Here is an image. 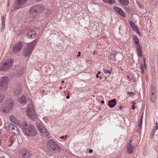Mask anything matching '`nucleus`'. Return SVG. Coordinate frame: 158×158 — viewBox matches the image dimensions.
<instances>
[{
    "label": "nucleus",
    "instance_id": "nucleus-1",
    "mask_svg": "<svg viewBox=\"0 0 158 158\" xmlns=\"http://www.w3.org/2000/svg\"><path fill=\"white\" fill-rule=\"evenodd\" d=\"M23 131L27 135L30 136H34L36 134L37 131L34 126L30 123L23 122L22 124Z\"/></svg>",
    "mask_w": 158,
    "mask_h": 158
},
{
    "label": "nucleus",
    "instance_id": "nucleus-2",
    "mask_svg": "<svg viewBox=\"0 0 158 158\" xmlns=\"http://www.w3.org/2000/svg\"><path fill=\"white\" fill-rule=\"evenodd\" d=\"M44 6L36 4L33 6L31 8L29 13L32 15L33 17L31 16L29 18L30 20L32 21L37 17V15H33L36 14L38 11H42L44 10Z\"/></svg>",
    "mask_w": 158,
    "mask_h": 158
},
{
    "label": "nucleus",
    "instance_id": "nucleus-3",
    "mask_svg": "<svg viewBox=\"0 0 158 158\" xmlns=\"http://www.w3.org/2000/svg\"><path fill=\"white\" fill-rule=\"evenodd\" d=\"M37 42V40H35L32 42L27 44V47L24 49L23 52V55L25 57H29Z\"/></svg>",
    "mask_w": 158,
    "mask_h": 158
},
{
    "label": "nucleus",
    "instance_id": "nucleus-4",
    "mask_svg": "<svg viewBox=\"0 0 158 158\" xmlns=\"http://www.w3.org/2000/svg\"><path fill=\"white\" fill-rule=\"evenodd\" d=\"M26 113L28 117L31 119L34 120L36 117L32 103L28 104L26 110Z\"/></svg>",
    "mask_w": 158,
    "mask_h": 158
},
{
    "label": "nucleus",
    "instance_id": "nucleus-5",
    "mask_svg": "<svg viewBox=\"0 0 158 158\" xmlns=\"http://www.w3.org/2000/svg\"><path fill=\"white\" fill-rule=\"evenodd\" d=\"M13 60L12 59H9L5 62L0 64V70L5 71L8 70L12 66Z\"/></svg>",
    "mask_w": 158,
    "mask_h": 158
},
{
    "label": "nucleus",
    "instance_id": "nucleus-6",
    "mask_svg": "<svg viewBox=\"0 0 158 158\" xmlns=\"http://www.w3.org/2000/svg\"><path fill=\"white\" fill-rule=\"evenodd\" d=\"M8 81V77L6 76H3L0 79V90L5 91L7 89Z\"/></svg>",
    "mask_w": 158,
    "mask_h": 158
},
{
    "label": "nucleus",
    "instance_id": "nucleus-7",
    "mask_svg": "<svg viewBox=\"0 0 158 158\" xmlns=\"http://www.w3.org/2000/svg\"><path fill=\"white\" fill-rule=\"evenodd\" d=\"M13 105V102L11 101H10L7 102L6 105H2L0 108V110L2 112L8 113L9 110L12 109Z\"/></svg>",
    "mask_w": 158,
    "mask_h": 158
},
{
    "label": "nucleus",
    "instance_id": "nucleus-8",
    "mask_svg": "<svg viewBox=\"0 0 158 158\" xmlns=\"http://www.w3.org/2000/svg\"><path fill=\"white\" fill-rule=\"evenodd\" d=\"M48 144L55 152L58 153L61 151L60 148L59 146L52 139L48 141Z\"/></svg>",
    "mask_w": 158,
    "mask_h": 158
},
{
    "label": "nucleus",
    "instance_id": "nucleus-9",
    "mask_svg": "<svg viewBox=\"0 0 158 158\" xmlns=\"http://www.w3.org/2000/svg\"><path fill=\"white\" fill-rule=\"evenodd\" d=\"M23 73V69L19 68L17 69L14 70V72L10 73V75L13 77H18L21 76Z\"/></svg>",
    "mask_w": 158,
    "mask_h": 158
},
{
    "label": "nucleus",
    "instance_id": "nucleus-10",
    "mask_svg": "<svg viewBox=\"0 0 158 158\" xmlns=\"http://www.w3.org/2000/svg\"><path fill=\"white\" fill-rule=\"evenodd\" d=\"M22 48V43L21 42H19L16 43L13 48V52L17 53L20 51Z\"/></svg>",
    "mask_w": 158,
    "mask_h": 158
},
{
    "label": "nucleus",
    "instance_id": "nucleus-11",
    "mask_svg": "<svg viewBox=\"0 0 158 158\" xmlns=\"http://www.w3.org/2000/svg\"><path fill=\"white\" fill-rule=\"evenodd\" d=\"M27 0H15V4L14 8L15 10L19 8L21 6H23L27 1Z\"/></svg>",
    "mask_w": 158,
    "mask_h": 158
},
{
    "label": "nucleus",
    "instance_id": "nucleus-12",
    "mask_svg": "<svg viewBox=\"0 0 158 158\" xmlns=\"http://www.w3.org/2000/svg\"><path fill=\"white\" fill-rule=\"evenodd\" d=\"M9 125L8 126V129L11 130V132L14 133L15 135L17 136L19 135V130L17 127L13 124H10V126H9Z\"/></svg>",
    "mask_w": 158,
    "mask_h": 158
},
{
    "label": "nucleus",
    "instance_id": "nucleus-13",
    "mask_svg": "<svg viewBox=\"0 0 158 158\" xmlns=\"http://www.w3.org/2000/svg\"><path fill=\"white\" fill-rule=\"evenodd\" d=\"M37 127L38 130L42 133H45L47 135H49L46 131L45 128L44 127V125L42 123H38L37 124Z\"/></svg>",
    "mask_w": 158,
    "mask_h": 158
},
{
    "label": "nucleus",
    "instance_id": "nucleus-14",
    "mask_svg": "<svg viewBox=\"0 0 158 158\" xmlns=\"http://www.w3.org/2000/svg\"><path fill=\"white\" fill-rule=\"evenodd\" d=\"M19 154L22 156V158H29L30 157L29 153L26 150L20 151Z\"/></svg>",
    "mask_w": 158,
    "mask_h": 158
},
{
    "label": "nucleus",
    "instance_id": "nucleus-15",
    "mask_svg": "<svg viewBox=\"0 0 158 158\" xmlns=\"http://www.w3.org/2000/svg\"><path fill=\"white\" fill-rule=\"evenodd\" d=\"M22 87L19 84L17 85L15 89L14 94L17 96L20 94L22 92Z\"/></svg>",
    "mask_w": 158,
    "mask_h": 158
},
{
    "label": "nucleus",
    "instance_id": "nucleus-16",
    "mask_svg": "<svg viewBox=\"0 0 158 158\" xmlns=\"http://www.w3.org/2000/svg\"><path fill=\"white\" fill-rule=\"evenodd\" d=\"M114 9L115 11L122 16L124 17H126L125 15L124 12L120 8L117 6H115L114 7Z\"/></svg>",
    "mask_w": 158,
    "mask_h": 158
},
{
    "label": "nucleus",
    "instance_id": "nucleus-17",
    "mask_svg": "<svg viewBox=\"0 0 158 158\" xmlns=\"http://www.w3.org/2000/svg\"><path fill=\"white\" fill-rule=\"evenodd\" d=\"M116 100L114 99L108 102V106L110 108H112L116 105Z\"/></svg>",
    "mask_w": 158,
    "mask_h": 158
},
{
    "label": "nucleus",
    "instance_id": "nucleus-18",
    "mask_svg": "<svg viewBox=\"0 0 158 158\" xmlns=\"http://www.w3.org/2000/svg\"><path fill=\"white\" fill-rule=\"evenodd\" d=\"M131 140L130 141V143H128L127 145V151L129 153H132L134 152L133 147L131 144Z\"/></svg>",
    "mask_w": 158,
    "mask_h": 158
},
{
    "label": "nucleus",
    "instance_id": "nucleus-19",
    "mask_svg": "<svg viewBox=\"0 0 158 158\" xmlns=\"http://www.w3.org/2000/svg\"><path fill=\"white\" fill-rule=\"evenodd\" d=\"M19 102L22 105H24L26 103V97L24 96H22L19 98Z\"/></svg>",
    "mask_w": 158,
    "mask_h": 158
},
{
    "label": "nucleus",
    "instance_id": "nucleus-20",
    "mask_svg": "<svg viewBox=\"0 0 158 158\" xmlns=\"http://www.w3.org/2000/svg\"><path fill=\"white\" fill-rule=\"evenodd\" d=\"M133 39L136 47L140 46L138 38L135 35H133Z\"/></svg>",
    "mask_w": 158,
    "mask_h": 158
},
{
    "label": "nucleus",
    "instance_id": "nucleus-21",
    "mask_svg": "<svg viewBox=\"0 0 158 158\" xmlns=\"http://www.w3.org/2000/svg\"><path fill=\"white\" fill-rule=\"evenodd\" d=\"M146 64L145 59H143V64H142L141 66V69L143 73H145V70H146Z\"/></svg>",
    "mask_w": 158,
    "mask_h": 158
},
{
    "label": "nucleus",
    "instance_id": "nucleus-22",
    "mask_svg": "<svg viewBox=\"0 0 158 158\" xmlns=\"http://www.w3.org/2000/svg\"><path fill=\"white\" fill-rule=\"evenodd\" d=\"M156 94V90L155 86L152 85L151 87V95Z\"/></svg>",
    "mask_w": 158,
    "mask_h": 158
},
{
    "label": "nucleus",
    "instance_id": "nucleus-23",
    "mask_svg": "<svg viewBox=\"0 0 158 158\" xmlns=\"http://www.w3.org/2000/svg\"><path fill=\"white\" fill-rule=\"evenodd\" d=\"M117 53L118 52L116 51H114L113 52L110 54V58L112 60H114L115 59V56Z\"/></svg>",
    "mask_w": 158,
    "mask_h": 158
},
{
    "label": "nucleus",
    "instance_id": "nucleus-24",
    "mask_svg": "<svg viewBox=\"0 0 158 158\" xmlns=\"http://www.w3.org/2000/svg\"><path fill=\"white\" fill-rule=\"evenodd\" d=\"M156 100V95H151L150 100L152 103H154Z\"/></svg>",
    "mask_w": 158,
    "mask_h": 158
},
{
    "label": "nucleus",
    "instance_id": "nucleus-25",
    "mask_svg": "<svg viewBox=\"0 0 158 158\" xmlns=\"http://www.w3.org/2000/svg\"><path fill=\"white\" fill-rule=\"evenodd\" d=\"M120 3L123 5H127L129 3L128 0H118Z\"/></svg>",
    "mask_w": 158,
    "mask_h": 158
},
{
    "label": "nucleus",
    "instance_id": "nucleus-26",
    "mask_svg": "<svg viewBox=\"0 0 158 158\" xmlns=\"http://www.w3.org/2000/svg\"><path fill=\"white\" fill-rule=\"evenodd\" d=\"M136 50L138 53V55L139 57H141L142 55V53L141 49L140 46L136 47Z\"/></svg>",
    "mask_w": 158,
    "mask_h": 158
},
{
    "label": "nucleus",
    "instance_id": "nucleus-27",
    "mask_svg": "<svg viewBox=\"0 0 158 158\" xmlns=\"http://www.w3.org/2000/svg\"><path fill=\"white\" fill-rule=\"evenodd\" d=\"M10 119L12 122L15 123V124L17 123H18L17 119L13 115L10 116Z\"/></svg>",
    "mask_w": 158,
    "mask_h": 158
},
{
    "label": "nucleus",
    "instance_id": "nucleus-28",
    "mask_svg": "<svg viewBox=\"0 0 158 158\" xmlns=\"http://www.w3.org/2000/svg\"><path fill=\"white\" fill-rule=\"evenodd\" d=\"M35 32L34 31V30H31V31H30L29 32L27 35L29 36H30L31 37H32L33 36H34L35 35Z\"/></svg>",
    "mask_w": 158,
    "mask_h": 158
},
{
    "label": "nucleus",
    "instance_id": "nucleus-29",
    "mask_svg": "<svg viewBox=\"0 0 158 158\" xmlns=\"http://www.w3.org/2000/svg\"><path fill=\"white\" fill-rule=\"evenodd\" d=\"M131 27L134 31H135L136 33H138L139 35H140L139 31L138 28L136 26L135 24L131 26Z\"/></svg>",
    "mask_w": 158,
    "mask_h": 158
},
{
    "label": "nucleus",
    "instance_id": "nucleus-30",
    "mask_svg": "<svg viewBox=\"0 0 158 158\" xmlns=\"http://www.w3.org/2000/svg\"><path fill=\"white\" fill-rule=\"evenodd\" d=\"M143 115V114H142V115L141 117V118L139 120V122L138 126H139V128H140V129H141V128L142 125Z\"/></svg>",
    "mask_w": 158,
    "mask_h": 158
},
{
    "label": "nucleus",
    "instance_id": "nucleus-31",
    "mask_svg": "<svg viewBox=\"0 0 158 158\" xmlns=\"http://www.w3.org/2000/svg\"><path fill=\"white\" fill-rule=\"evenodd\" d=\"M107 3L110 4H114L116 3L115 0H107Z\"/></svg>",
    "mask_w": 158,
    "mask_h": 158
},
{
    "label": "nucleus",
    "instance_id": "nucleus-32",
    "mask_svg": "<svg viewBox=\"0 0 158 158\" xmlns=\"http://www.w3.org/2000/svg\"><path fill=\"white\" fill-rule=\"evenodd\" d=\"M5 97L4 95L0 93V103L2 102L4 99Z\"/></svg>",
    "mask_w": 158,
    "mask_h": 158
},
{
    "label": "nucleus",
    "instance_id": "nucleus-33",
    "mask_svg": "<svg viewBox=\"0 0 158 158\" xmlns=\"http://www.w3.org/2000/svg\"><path fill=\"white\" fill-rule=\"evenodd\" d=\"M155 126L154 128L153 129V131H156L158 129V123L156 122L155 124Z\"/></svg>",
    "mask_w": 158,
    "mask_h": 158
},
{
    "label": "nucleus",
    "instance_id": "nucleus-34",
    "mask_svg": "<svg viewBox=\"0 0 158 158\" xmlns=\"http://www.w3.org/2000/svg\"><path fill=\"white\" fill-rule=\"evenodd\" d=\"M103 72L106 74H110L111 73V72L110 71H109L108 70L106 69H104L103 70Z\"/></svg>",
    "mask_w": 158,
    "mask_h": 158
},
{
    "label": "nucleus",
    "instance_id": "nucleus-35",
    "mask_svg": "<svg viewBox=\"0 0 158 158\" xmlns=\"http://www.w3.org/2000/svg\"><path fill=\"white\" fill-rule=\"evenodd\" d=\"M2 27H4L5 25V22L4 21V18L3 17H2Z\"/></svg>",
    "mask_w": 158,
    "mask_h": 158
},
{
    "label": "nucleus",
    "instance_id": "nucleus-36",
    "mask_svg": "<svg viewBox=\"0 0 158 158\" xmlns=\"http://www.w3.org/2000/svg\"><path fill=\"white\" fill-rule=\"evenodd\" d=\"M155 131H153V130L151 132L150 135V137L151 138H152L154 134V133H155Z\"/></svg>",
    "mask_w": 158,
    "mask_h": 158
},
{
    "label": "nucleus",
    "instance_id": "nucleus-37",
    "mask_svg": "<svg viewBox=\"0 0 158 158\" xmlns=\"http://www.w3.org/2000/svg\"><path fill=\"white\" fill-rule=\"evenodd\" d=\"M127 94L129 96H130L131 95H133L134 94V93L131 92H127Z\"/></svg>",
    "mask_w": 158,
    "mask_h": 158
},
{
    "label": "nucleus",
    "instance_id": "nucleus-38",
    "mask_svg": "<svg viewBox=\"0 0 158 158\" xmlns=\"http://www.w3.org/2000/svg\"><path fill=\"white\" fill-rule=\"evenodd\" d=\"M129 23L130 24V25L131 27L135 24L132 22L131 21H129Z\"/></svg>",
    "mask_w": 158,
    "mask_h": 158
},
{
    "label": "nucleus",
    "instance_id": "nucleus-39",
    "mask_svg": "<svg viewBox=\"0 0 158 158\" xmlns=\"http://www.w3.org/2000/svg\"><path fill=\"white\" fill-rule=\"evenodd\" d=\"M13 138V137H12V136L11 138V139H9V141L11 142V144L10 145H9V146H10L12 144V142H13V141L12 140V138Z\"/></svg>",
    "mask_w": 158,
    "mask_h": 158
},
{
    "label": "nucleus",
    "instance_id": "nucleus-40",
    "mask_svg": "<svg viewBox=\"0 0 158 158\" xmlns=\"http://www.w3.org/2000/svg\"><path fill=\"white\" fill-rule=\"evenodd\" d=\"M135 106L134 105H132V106H131V108L132 109V110H134L135 109Z\"/></svg>",
    "mask_w": 158,
    "mask_h": 158
},
{
    "label": "nucleus",
    "instance_id": "nucleus-41",
    "mask_svg": "<svg viewBox=\"0 0 158 158\" xmlns=\"http://www.w3.org/2000/svg\"><path fill=\"white\" fill-rule=\"evenodd\" d=\"M10 5V0H8V3H7V5L8 6H9Z\"/></svg>",
    "mask_w": 158,
    "mask_h": 158
},
{
    "label": "nucleus",
    "instance_id": "nucleus-42",
    "mask_svg": "<svg viewBox=\"0 0 158 158\" xmlns=\"http://www.w3.org/2000/svg\"><path fill=\"white\" fill-rule=\"evenodd\" d=\"M93 152V150H92L91 149L89 150V153H92Z\"/></svg>",
    "mask_w": 158,
    "mask_h": 158
},
{
    "label": "nucleus",
    "instance_id": "nucleus-43",
    "mask_svg": "<svg viewBox=\"0 0 158 158\" xmlns=\"http://www.w3.org/2000/svg\"><path fill=\"white\" fill-rule=\"evenodd\" d=\"M68 137V136L67 135H65V136H64V139H66Z\"/></svg>",
    "mask_w": 158,
    "mask_h": 158
},
{
    "label": "nucleus",
    "instance_id": "nucleus-44",
    "mask_svg": "<svg viewBox=\"0 0 158 158\" xmlns=\"http://www.w3.org/2000/svg\"><path fill=\"white\" fill-rule=\"evenodd\" d=\"M60 138L61 139H64V136H61V137H60Z\"/></svg>",
    "mask_w": 158,
    "mask_h": 158
},
{
    "label": "nucleus",
    "instance_id": "nucleus-45",
    "mask_svg": "<svg viewBox=\"0 0 158 158\" xmlns=\"http://www.w3.org/2000/svg\"><path fill=\"white\" fill-rule=\"evenodd\" d=\"M123 107V106H120L119 107V109L121 110V109H122Z\"/></svg>",
    "mask_w": 158,
    "mask_h": 158
},
{
    "label": "nucleus",
    "instance_id": "nucleus-46",
    "mask_svg": "<svg viewBox=\"0 0 158 158\" xmlns=\"http://www.w3.org/2000/svg\"><path fill=\"white\" fill-rule=\"evenodd\" d=\"M102 1H103L104 2H106V3H107V1H108L107 0H102Z\"/></svg>",
    "mask_w": 158,
    "mask_h": 158
},
{
    "label": "nucleus",
    "instance_id": "nucleus-47",
    "mask_svg": "<svg viewBox=\"0 0 158 158\" xmlns=\"http://www.w3.org/2000/svg\"><path fill=\"white\" fill-rule=\"evenodd\" d=\"M66 98L67 99H69L70 98V97L69 95H68L66 96Z\"/></svg>",
    "mask_w": 158,
    "mask_h": 158
},
{
    "label": "nucleus",
    "instance_id": "nucleus-48",
    "mask_svg": "<svg viewBox=\"0 0 158 158\" xmlns=\"http://www.w3.org/2000/svg\"><path fill=\"white\" fill-rule=\"evenodd\" d=\"M97 74L96 75V77L97 78H99V76Z\"/></svg>",
    "mask_w": 158,
    "mask_h": 158
},
{
    "label": "nucleus",
    "instance_id": "nucleus-49",
    "mask_svg": "<svg viewBox=\"0 0 158 158\" xmlns=\"http://www.w3.org/2000/svg\"><path fill=\"white\" fill-rule=\"evenodd\" d=\"M101 103L102 104H103L104 103V101H102L101 102Z\"/></svg>",
    "mask_w": 158,
    "mask_h": 158
},
{
    "label": "nucleus",
    "instance_id": "nucleus-50",
    "mask_svg": "<svg viewBox=\"0 0 158 158\" xmlns=\"http://www.w3.org/2000/svg\"><path fill=\"white\" fill-rule=\"evenodd\" d=\"M101 73V72L99 71H98V73L97 74L98 75H99V74H100Z\"/></svg>",
    "mask_w": 158,
    "mask_h": 158
},
{
    "label": "nucleus",
    "instance_id": "nucleus-51",
    "mask_svg": "<svg viewBox=\"0 0 158 158\" xmlns=\"http://www.w3.org/2000/svg\"><path fill=\"white\" fill-rule=\"evenodd\" d=\"M99 78L100 79H102V77L101 76H100V77H99Z\"/></svg>",
    "mask_w": 158,
    "mask_h": 158
},
{
    "label": "nucleus",
    "instance_id": "nucleus-52",
    "mask_svg": "<svg viewBox=\"0 0 158 158\" xmlns=\"http://www.w3.org/2000/svg\"><path fill=\"white\" fill-rule=\"evenodd\" d=\"M79 56V52H78V55H77V57H78Z\"/></svg>",
    "mask_w": 158,
    "mask_h": 158
},
{
    "label": "nucleus",
    "instance_id": "nucleus-53",
    "mask_svg": "<svg viewBox=\"0 0 158 158\" xmlns=\"http://www.w3.org/2000/svg\"><path fill=\"white\" fill-rule=\"evenodd\" d=\"M61 82H62V83H64V81H61Z\"/></svg>",
    "mask_w": 158,
    "mask_h": 158
},
{
    "label": "nucleus",
    "instance_id": "nucleus-54",
    "mask_svg": "<svg viewBox=\"0 0 158 158\" xmlns=\"http://www.w3.org/2000/svg\"><path fill=\"white\" fill-rule=\"evenodd\" d=\"M138 5L139 7H141V5H140L139 4H138Z\"/></svg>",
    "mask_w": 158,
    "mask_h": 158
},
{
    "label": "nucleus",
    "instance_id": "nucleus-55",
    "mask_svg": "<svg viewBox=\"0 0 158 158\" xmlns=\"http://www.w3.org/2000/svg\"><path fill=\"white\" fill-rule=\"evenodd\" d=\"M60 88V89H62V87H60V88Z\"/></svg>",
    "mask_w": 158,
    "mask_h": 158
},
{
    "label": "nucleus",
    "instance_id": "nucleus-56",
    "mask_svg": "<svg viewBox=\"0 0 158 158\" xmlns=\"http://www.w3.org/2000/svg\"><path fill=\"white\" fill-rule=\"evenodd\" d=\"M1 145V141L0 140V146Z\"/></svg>",
    "mask_w": 158,
    "mask_h": 158
},
{
    "label": "nucleus",
    "instance_id": "nucleus-57",
    "mask_svg": "<svg viewBox=\"0 0 158 158\" xmlns=\"http://www.w3.org/2000/svg\"><path fill=\"white\" fill-rule=\"evenodd\" d=\"M95 52H95V51H94V54H95Z\"/></svg>",
    "mask_w": 158,
    "mask_h": 158
},
{
    "label": "nucleus",
    "instance_id": "nucleus-58",
    "mask_svg": "<svg viewBox=\"0 0 158 158\" xmlns=\"http://www.w3.org/2000/svg\"><path fill=\"white\" fill-rule=\"evenodd\" d=\"M79 54H80V55H81V53H80V52Z\"/></svg>",
    "mask_w": 158,
    "mask_h": 158
},
{
    "label": "nucleus",
    "instance_id": "nucleus-59",
    "mask_svg": "<svg viewBox=\"0 0 158 158\" xmlns=\"http://www.w3.org/2000/svg\"><path fill=\"white\" fill-rule=\"evenodd\" d=\"M132 103H133V104L135 103V102H133Z\"/></svg>",
    "mask_w": 158,
    "mask_h": 158
}]
</instances>
